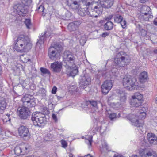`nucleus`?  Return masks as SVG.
Segmentation results:
<instances>
[{
	"label": "nucleus",
	"mask_w": 157,
	"mask_h": 157,
	"mask_svg": "<svg viewBox=\"0 0 157 157\" xmlns=\"http://www.w3.org/2000/svg\"><path fill=\"white\" fill-rule=\"evenodd\" d=\"M155 102L156 104H157V97L155 99Z\"/></svg>",
	"instance_id": "obj_62"
},
{
	"label": "nucleus",
	"mask_w": 157,
	"mask_h": 157,
	"mask_svg": "<svg viewBox=\"0 0 157 157\" xmlns=\"http://www.w3.org/2000/svg\"><path fill=\"white\" fill-rule=\"evenodd\" d=\"M17 113L18 114V116H20V110H19L18 109L17 110Z\"/></svg>",
	"instance_id": "obj_61"
},
{
	"label": "nucleus",
	"mask_w": 157,
	"mask_h": 157,
	"mask_svg": "<svg viewBox=\"0 0 157 157\" xmlns=\"http://www.w3.org/2000/svg\"><path fill=\"white\" fill-rule=\"evenodd\" d=\"M31 120L35 126L40 127L44 126L47 121L45 114L38 112L33 113Z\"/></svg>",
	"instance_id": "obj_6"
},
{
	"label": "nucleus",
	"mask_w": 157,
	"mask_h": 157,
	"mask_svg": "<svg viewBox=\"0 0 157 157\" xmlns=\"http://www.w3.org/2000/svg\"><path fill=\"white\" fill-rule=\"evenodd\" d=\"M69 157H73V155L71 153H69Z\"/></svg>",
	"instance_id": "obj_55"
},
{
	"label": "nucleus",
	"mask_w": 157,
	"mask_h": 157,
	"mask_svg": "<svg viewBox=\"0 0 157 157\" xmlns=\"http://www.w3.org/2000/svg\"><path fill=\"white\" fill-rule=\"evenodd\" d=\"M82 138H85V142L88 145L89 148H90L91 147L93 141V136L91 135H90V136H86L84 137L83 136L82 137Z\"/></svg>",
	"instance_id": "obj_27"
},
{
	"label": "nucleus",
	"mask_w": 157,
	"mask_h": 157,
	"mask_svg": "<svg viewBox=\"0 0 157 157\" xmlns=\"http://www.w3.org/2000/svg\"><path fill=\"white\" fill-rule=\"evenodd\" d=\"M88 110L89 112L93 113L98 109L97 103L96 101L91 100L87 102Z\"/></svg>",
	"instance_id": "obj_16"
},
{
	"label": "nucleus",
	"mask_w": 157,
	"mask_h": 157,
	"mask_svg": "<svg viewBox=\"0 0 157 157\" xmlns=\"http://www.w3.org/2000/svg\"><path fill=\"white\" fill-rule=\"evenodd\" d=\"M50 67L53 72L58 73L61 71L62 64L61 62L55 61L51 63Z\"/></svg>",
	"instance_id": "obj_15"
},
{
	"label": "nucleus",
	"mask_w": 157,
	"mask_h": 157,
	"mask_svg": "<svg viewBox=\"0 0 157 157\" xmlns=\"http://www.w3.org/2000/svg\"><path fill=\"white\" fill-rule=\"evenodd\" d=\"M19 37L17 38L16 40L14 43V45L13 47V49L14 51H16L17 52H18L20 51V47H19V44L17 42L19 41Z\"/></svg>",
	"instance_id": "obj_32"
},
{
	"label": "nucleus",
	"mask_w": 157,
	"mask_h": 157,
	"mask_svg": "<svg viewBox=\"0 0 157 157\" xmlns=\"http://www.w3.org/2000/svg\"><path fill=\"white\" fill-rule=\"evenodd\" d=\"M120 23L121 27L123 29H124L126 27V22L123 19L122 21L120 22Z\"/></svg>",
	"instance_id": "obj_41"
},
{
	"label": "nucleus",
	"mask_w": 157,
	"mask_h": 157,
	"mask_svg": "<svg viewBox=\"0 0 157 157\" xmlns=\"http://www.w3.org/2000/svg\"><path fill=\"white\" fill-rule=\"evenodd\" d=\"M102 76L105 77L109 78L110 76V72L104 71L102 73Z\"/></svg>",
	"instance_id": "obj_40"
},
{
	"label": "nucleus",
	"mask_w": 157,
	"mask_h": 157,
	"mask_svg": "<svg viewBox=\"0 0 157 157\" xmlns=\"http://www.w3.org/2000/svg\"><path fill=\"white\" fill-rule=\"evenodd\" d=\"M99 150L101 153L110 151L111 150L106 141L105 140H101L99 146Z\"/></svg>",
	"instance_id": "obj_17"
},
{
	"label": "nucleus",
	"mask_w": 157,
	"mask_h": 157,
	"mask_svg": "<svg viewBox=\"0 0 157 157\" xmlns=\"http://www.w3.org/2000/svg\"><path fill=\"white\" fill-rule=\"evenodd\" d=\"M100 130H101H101H102V127H101Z\"/></svg>",
	"instance_id": "obj_64"
},
{
	"label": "nucleus",
	"mask_w": 157,
	"mask_h": 157,
	"mask_svg": "<svg viewBox=\"0 0 157 157\" xmlns=\"http://www.w3.org/2000/svg\"><path fill=\"white\" fill-rule=\"evenodd\" d=\"M123 17L119 14L116 15L114 17V20L115 22L119 23L122 21Z\"/></svg>",
	"instance_id": "obj_31"
},
{
	"label": "nucleus",
	"mask_w": 157,
	"mask_h": 157,
	"mask_svg": "<svg viewBox=\"0 0 157 157\" xmlns=\"http://www.w3.org/2000/svg\"><path fill=\"white\" fill-rule=\"evenodd\" d=\"M91 82L90 75L88 74H85L82 76L80 79V84L81 87L86 86L90 84Z\"/></svg>",
	"instance_id": "obj_14"
},
{
	"label": "nucleus",
	"mask_w": 157,
	"mask_h": 157,
	"mask_svg": "<svg viewBox=\"0 0 157 157\" xmlns=\"http://www.w3.org/2000/svg\"><path fill=\"white\" fill-rule=\"evenodd\" d=\"M86 6H92V9L89 11V17L97 18L101 14L103 8H110L113 4L114 0H98L100 4L94 5L95 0H80Z\"/></svg>",
	"instance_id": "obj_2"
},
{
	"label": "nucleus",
	"mask_w": 157,
	"mask_h": 157,
	"mask_svg": "<svg viewBox=\"0 0 157 157\" xmlns=\"http://www.w3.org/2000/svg\"><path fill=\"white\" fill-rule=\"evenodd\" d=\"M52 117L53 120L55 122H57V116L56 114L54 113H53L52 115Z\"/></svg>",
	"instance_id": "obj_44"
},
{
	"label": "nucleus",
	"mask_w": 157,
	"mask_h": 157,
	"mask_svg": "<svg viewBox=\"0 0 157 157\" xmlns=\"http://www.w3.org/2000/svg\"><path fill=\"white\" fill-rule=\"evenodd\" d=\"M55 107V104H52L51 102L49 103L48 105V108L49 109H50V110H52L54 109Z\"/></svg>",
	"instance_id": "obj_42"
},
{
	"label": "nucleus",
	"mask_w": 157,
	"mask_h": 157,
	"mask_svg": "<svg viewBox=\"0 0 157 157\" xmlns=\"http://www.w3.org/2000/svg\"><path fill=\"white\" fill-rule=\"evenodd\" d=\"M113 17V16L112 15H111L109 16H108L106 17V20L109 21V20H111L112 18Z\"/></svg>",
	"instance_id": "obj_50"
},
{
	"label": "nucleus",
	"mask_w": 157,
	"mask_h": 157,
	"mask_svg": "<svg viewBox=\"0 0 157 157\" xmlns=\"http://www.w3.org/2000/svg\"><path fill=\"white\" fill-rule=\"evenodd\" d=\"M60 143L61 144L62 147L65 148L67 146V142L64 140H62L60 141Z\"/></svg>",
	"instance_id": "obj_39"
},
{
	"label": "nucleus",
	"mask_w": 157,
	"mask_h": 157,
	"mask_svg": "<svg viewBox=\"0 0 157 157\" xmlns=\"http://www.w3.org/2000/svg\"><path fill=\"white\" fill-rule=\"evenodd\" d=\"M28 39V37L25 35L20 34V52H27L30 49Z\"/></svg>",
	"instance_id": "obj_8"
},
{
	"label": "nucleus",
	"mask_w": 157,
	"mask_h": 157,
	"mask_svg": "<svg viewBox=\"0 0 157 157\" xmlns=\"http://www.w3.org/2000/svg\"><path fill=\"white\" fill-rule=\"evenodd\" d=\"M13 12L16 13V14L19 15L20 13V4L14 5L13 7Z\"/></svg>",
	"instance_id": "obj_36"
},
{
	"label": "nucleus",
	"mask_w": 157,
	"mask_h": 157,
	"mask_svg": "<svg viewBox=\"0 0 157 157\" xmlns=\"http://www.w3.org/2000/svg\"><path fill=\"white\" fill-rule=\"evenodd\" d=\"M21 100L23 105L27 106V107H34L35 105V99L34 97L29 94L25 95L21 98Z\"/></svg>",
	"instance_id": "obj_9"
},
{
	"label": "nucleus",
	"mask_w": 157,
	"mask_h": 157,
	"mask_svg": "<svg viewBox=\"0 0 157 157\" xmlns=\"http://www.w3.org/2000/svg\"><path fill=\"white\" fill-rule=\"evenodd\" d=\"M113 86L112 81L106 80L104 81L101 86V91L103 93L106 94L111 90Z\"/></svg>",
	"instance_id": "obj_11"
},
{
	"label": "nucleus",
	"mask_w": 157,
	"mask_h": 157,
	"mask_svg": "<svg viewBox=\"0 0 157 157\" xmlns=\"http://www.w3.org/2000/svg\"><path fill=\"white\" fill-rule=\"evenodd\" d=\"M78 14L82 16L87 15L89 14V10L88 8L86 7L79 9L78 11Z\"/></svg>",
	"instance_id": "obj_26"
},
{
	"label": "nucleus",
	"mask_w": 157,
	"mask_h": 157,
	"mask_svg": "<svg viewBox=\"0 0 157 157\" xmlns=\"http://www.w3.org/2000/svg\"><path fill=\"white\" fill-rule=\"evenodd\" d=\"M40 70L41 73V75H42L45 74H48V75L50 74V72L46 68L41 67L40 68Z\"/></svg>",
	"instance_id": "obj_35"
},
{
	"label": "nucleus",
	"mask_w": 157,
	"mask_h": 157,
	"mask_svg": "<svg viewBox=\"0 0 157 157\" xmlns=\"http://www.w3.org/2000/svg\"><path fill=\"white\" fill-rule=\"evenodd\" d=\"M157 120V117H156L155 119L154 120V122H155L156 123V125L157 126V121H156Z\"/></svg>",
	"instance_id": "obj_58"
},
{
	"label": "nucleus",
	"mask_w": 157,
	"mask_h": 157,
	"mask_svg": "<svg viewBox=\"0 0 157 157\" xmlns=\"http://www.w3.org/2000/svg\"><path fill=\"white\" fill-rule=\"evenodd\" d=\"M63 61L67 69V75L69 76L74 77L78 71V67L75 65L76 58L74 55L66 51L63 53Z\"/></svg>",
	"instance_id": "obj_3"
},
{
	"label": "nucleus",
	"mask_w": 157,
	"mask_h": 157,
	"mask_svg": "<svg viewBox=\"0 0 157 157\" xmlns=\"http://www.w3.org/2000/svg\"><path fill=\"white\" fill-rule=\"evenodd\" d=\"M65 3L70 8L73 10L78 9L79 7V3L76 0H65Z\"/></svg>",
	"instance_id": "obj_19"
},
{
	"label": "nucleus",
	"mask_w": 157,
	"mask_h": 157,
	"mask_svg": "<svg viewBox=\"0 0 157 157\" xmlns=\"http://www.w3.org/2000/svg\"><path fill=\"white\" fill-rule=\"evenodd\" d=\"M84 157H94L93 156H91L90 154H88L87 155H85Z\"/></svg>",
	"instance_id": "obj_53"
},
{
	"label": "nucleus",
	"mask_w": 157,
	"mask_h": 157,
	"mask_svg": "<svg viewBox=\"0 0 157 157\" xmlns=\"http://www.w3.org/2000/svg\"><path fill=\"white\" fill-rule=\"evenodd\" d=\"M45 140H46V141H49L50 140V139H47V138L45 139Z\"/></svg>",
	"instance_id": "obj_63"
},
{
	"label": "nucleus",
	"mask_w": 157,
	"mask_h": 157,
	"mask_svg": "<svg viewBox=\"0 0 157 157\" xmlns=\"http://www.w3.org/2000/svg\"><path fill=\"white\" fill-rule=\"evenodd\" d=\"M24 23L26 28L28 29H30L32 24L31 23V20L29 19H25L24 21Z\"/></svg>",
	"instance_id": "obj_34"
},
{
	"label": "nucleus",
	"mask_w": 157,
	"mask_h": 157,
	"mask_svg": "<svg viewBox=\"0 0 157 157\" xmlns=\"http://www.w3.org/2000/svg\"><path fill=\"white\" fill-rule=\"evenodd\" d=\"M107 115L109 116V118L111 120L116 118L117 117L116 114L115 113H108ZM120 116V114L119 113L117 117H119Z\"/></svg>",
	"instance_id": "obj_37"
},
{
	"label": "nucleus",
	"mask_w": 157,
	"mask_h": 157,
	"mask_svg": "<svg viewBox=\"0 0 157 157\" xmlns=\"http://www.w3.org/2000/svg\"><path fill=\"white\" fill-rule=\"evenodd\" d=\"M20 138L27 141L30 139V134L28 128L25 126H20Z\"/></svg>",
	"instance_id": "obj_12"
},
{
	"label": "nucleus",
	"mask_w": 157,
	"mask_h": 157,
	"mask_svg": "<svg viewBox=\"0 0 157 157\" xmlns=\"http://www.w3.org/2000/svg\"><path fill=\"white\" fill-rule=\"evenodd\" d=\"M113 24L112 22L108 21L104 25V27L106 30H111L113 28Z\"/></svg>",
	"instance_id": "obj_28"
},
{
	"label": "nucleus",
	"mask_w": 157,
	"mask_h": 157,
	"mask_svg": "<svg viewBox=\"0 0 157 157\" xmlns=\"http://www.w3.org/2000/svg\"><path fill=\"white\" fill-rule=\"evenodd\" d=\"M125 53L123 52H121L117 53L114 58V68L118 69L120 67H123L128 64L130 61V59L128 56L124 55Z\"/></svg>",
	"instance_id": "obj_4"
},
{
	"label": "nucleus",
	"mask_w": 157,
	"mask_h": 157,
	"mask_svg": "<svg viewBox=\"0 0 157 157\" xmlns=\"http://www.w3.org/2000/svg\"><path fill=\"white\" fill-rule=\"evenodd\" d=\"M147 137L149 142L151 144H157V136L154 134L148 133Z\"/></svg>",
	"instance_id": "obj_22"
},
{
	"label": "nucleus",
	"mask_w": 157,
	"mask_h": 157,
	"mask_svg": "<svg viewBox=\"0 0 157 157\" xmlns=\"http://www.w3.org/2000/svg\"><path fill=\"white\" fill-rule=\"evenodd\" d=\"M154 52L155 54H157V49L154 50Z\"/></svg>",
	"instance_id": "obj_56"
},
{
	"label": "nucleus",
	"mask_w": 157,
	"mask_h": 157,
	"mask_svg": "<svg viewBox=\"0 0 157 157\" xmlns=\"http://www.w3.org/2000/svg\"><path fill=\"white\" fill-rule=\"evenodd\" d=\"M148 79L147 73L145 71H143L140 75L139 79L141 83L145 82Z\"/></svg>",
	"instance_id": "obj_25"
},
{
	"label": "nucleus",
	"mask_w": 157,
	"mask_h": 157,
	"mask_svg": "<svg viewBox=\"0 0 157 157\" xmlns=\"http://www.w3.org/2000/svg\"><path fill=\"white\" fill-rule=\"evenodd\" d=\"M122 83L124 88L129 90L137 89L138 85L136 78L129 75H126L124 77Z\"/></svg>",
	"instance_id": "obj_5"
},
{
	"label": "nucleus",
	"mask_w": 157,
	"mask_h": 157,
	"mask_svg": "<svg viewBox=\"0 0 157 157\" xmlns=\"http://www.w3.org/2000/svg\"><path fill=\"white\" fill-rule=\"evenodd\" d=\"M77 86L75 84H71L69 86L68 90L69 91L71 92H78Z\"/></svg>",
	"instance_id": "obj_30"
},
{
	"label": "nucleus",
	"mask_w": 157,
	"mask_h": 157,
	"mask_svg": "<svg viewBox=\"0 0 157 157\" xmlns=\"http://www.w3.org/2000/svg\"><path fill=\"white\" fill-rule=\"evenodd\" d=\"M143 95L140 93H136L132 96L130 104L133 107L138 108L140 106V110L135 114H130L127 116L128 119L131 122L132 125L137 127H142L143 124V120L146 116L145 112L147 108L141 106L142 102Z\"/></svg>",
	"instance_id": "obj_1"
},
{
	"label": "nucleus",
	"mask_w": 157,
	"mask_h": 157,
	"mask_svg": "<svg viewBox=\"0 0 157 157\" xmlns=\"http://www.w3.org/2000/svg\"><path fill=\"white\" fill-rule=\"evenodd\" d=\"M80 24V22L78 21H74L70 23L68 25V29L70 31L76 30L78 29Z\"/></svg>",
	"instance_id": "obj_21"
},
{
	"label": "nucleus",
	"mask_w": 157,
	"mask_h": 157,
	"mask_svg": "<svg viewBox=\"0 0 157 157\" xmlns=\"http://www.w3.org/2000/svg\"><path fill=\"white\" fill-rule=\"evenodd\" d=\"M86 41V39L85 35H83L79 40L80 43L82 46H83L85 44Z\"/></svg>",
	"instance_id": "obj_38"
},
{
	"label": "nucleus",
	"mask_w": 157,
	"mask_h": 157,
	"mask_svg": "<svg viewBox=\"0 0 157 157\" xmlns=\"http://www.w3.org/2000/svg\"><path fill=\"white\" fill-rule=\"evenodd\" d=\"M131 157H138V155H132Z\"/></svg>",
	"instance_id": "obj_57"
},
{
	"label": "nucleus",
	"mask_w": 157,
	"mask_h": 157,
	"mask_svg": "<svg viewBox=\"0 0 157 157\" xmlns=\"http://www.w3.org/2000/svg\"><path fill=\"white\" fill-rule=\"evenodd\" d=\"M29 147H25V150H24L23 149L22 150H24V151H25V150H26V151L24 153H26L27 152H28L29 151ZM22 152V150H21V148H20V153H21V152Z\"/></svg>",
	"instance_id": "obj_45"
},
{
	"label": "nucleus",
	"mask_w": 157,
	"mask_h": 157,
	"mask_svg": "<svg viewBox=\"0 0 157 157\" xmlns=\"http://www.w3.org/2000/svg\"><path fill=\"white\" fill-rule=\"evenodd\" d=\"M62 97H57V98L58 100H60V99L62 98Z\"/></svg>",
	"instance_id": "obj_60"
},
{
	"label": "nucleus",
	"mask_w": 157,
	"mask_h": 157,
	"mask_svg": "<svg viewBox=\"0 0 157 157\" xmlns=\"http://www.w3.org/2000/svg\"><path fill=\"white\" fill-rule=\"evenodd\" d=\"M62 48L59 44H55L51 45L48 50V56L49 59L55 61L59 58Z\"/></svg>",
	"instance_id": "obj_7"
},
{
	"label": "nucleus",
	"mask_w": 157,
	"mask_h": 157,
	"mask_svg": "<svg viewBox=\"0 0 157 157\" xmlns=\"http://www.w3.org/2000/svg\"><path fill=\"white\" fill-rule=\"evenodd\" d=\"M139 153L141 157H157L155 152L152 151H148L146 149H141Z\"/></svg>",
	"instance_id": "obj_13"
},
{
	"label": "nucleus",
	"mask_w": 157,
	"mask_h": 157,
	"mask_svg": "<svg viewBox=\"0 0 157 157\" xmlns=\"http://www.w3.org/2000/svg\"><path fill=\"white\" fill-rule=\"evenodd\" d=\"M113 157H123V156L121 154L116 153L114 154Z\"/></svg>",
	"instance_id": "obj_48"
},
{
	"label": "nucleus",
	"mask_w": 157,
	"mask_h": 157,
	"mask_svg": "<svg viewBox=\"0 0 157 157\" xmlns=\"http://www.w3.org/2000/svg\"><path fill=\"white\" fill-rule=\"evenodd\" d=\"M49 36V35L47 34V33H42L40 36L39 39L38 40V41L36 44V46H38V44H43Z\"/></svg>",
	"instance_id": "obj_23"
},
{
	"label": "nucleus",
	"mask_w": 157,
	"mask_h": 157,
	"mask_svg": "<svg viewBox=\"0 0 157 157\" xmlns=\"http://www.w3.org/2000/svg\"><path fill=\"white\" fill-rule=\"evenodd\" d=\"M53 137V135L52 134L51 132L48 133L46 135V138L47 137L48 139H52Z\"/></svg>",
	"instance_id": "obj_43"
},
{
	"label": "nucleus",
	"mask_w": 157,
	"mask_h": 157,
	"mask_svg": "<svg viewBox=\"0 0 157 157\" xmlns=\"http://www.w3.org/2000/svg\"><path fill=\"white\" fill-rule=\"evenodd\" d=\"M153 23L155 25L157 26V18H156L154 19Z\"/></svg>",
	"instance_id": "obj_51"
},
{
	"label": "nucleus",
	"mask_w": 157,
	"mask_h": 157,
	"mask_svg": "<svg viewBox=\"0 0 157 157\" xmlns=\"http://www.w3.org/2000/svg\"><path fill=\"white\" fill-rule=\"evenodd\" d=\"M31 0H20V13L24 16L27 13L28 10L27 6L31 3Z\"/></svg>",
	"instance_id": "obj_10"
},
{
	"label": "nucleus",
	"mask_w": 157,
	"mask_h": 157,
	"mask_svg": "<svg viewBox=\"0 0 157 157\" xmlns=\"http://www.w3.org/2000/svg\"><path fill=\"white\" fill-rule=\"evenodd\" d=\"M18 149V147H16L15 148H14V152L16 154V151Z\"/></svg>",
	"instance_id": "obj_59"
},
{
	"label": "nucleus",
	"mask_w": 157,
	"mask_h": 157,
	"mask_svg": "<svg viewBox=\"0 0 157 157\" xmlns=\"http://www.w3.org/2000/svg\"><path fill=\"white\" fill-rule=\"evenodd\" d=\"M118 96L120 98L121 103L122 104H124L127 99V94L121 90H119L118 92Z\"/></svg>",
	"instance_id": "obj_24"
},
{
	"label": "nucleus",
	"mask_w": 157,
	"mask_h": 157,
	"mask_svg": "<svg viewBox=\"0 0 157 157\" xmlns=\"http://www.w3.org/2000/svg\"><path fill=\"white\" fill-rule=\"evenodd\" d=\"M57 88L56 86H54L53 87L52 90V93L53 94H55L56 93Z\"/></svg>",
	"instance_id": "obj_46"
},
{
	"label": "nucleus",
	"mask_w": 157,
	"mask_h": 157,
	"mask_svg": "<svg viewBox=\"0 0 157 157\" xmlns=\"http://www.w3.org/2000/svg\"><path fill=\"white\" fill-rule=\"evenodd\" d=\"M29 60L30 59L27 57V56L26 54L21 55L20 54V61H21L23 63H28Z\"/></svg>",
	"instance_id": "obj_29"
},
{
	"label": "nucleus",
	"mask_w": 157,
	"mask_h": 157,
	"mask_svg": "<svg viewBox=\"0 0 157 157\" xmlns=\"http://www.w3.org/2000/svg\"><path fill=\"white\" fill-rule=\"evenodd\" d=\"M2 106H0V113H3L6 109Z\"/></svg>",
	"instance_id": "obj_49"
},
{
	"label": "nucleus",
	"mask_w": 157,
	"mask_h": 157,
	"mask_svg": "<svg viewBox=\"0 0 157 157\" xmlns=\"http://www.w3.org/2000/svg\"><path fill=\"white\" fill-rule=\"evenodd\" d=\"M41 8V9L42 10V12L44 11V7L43 6H40V7H39L38 9H40Z\"/></svg>",
	"instance_id": "obj_52"
},
{
	"label": "nucleus",
	"mask_w": 157,
	"mask_h": 157,
	"mask_svg": "<svg viewBox=\"0 0 157 157\" xmlns=\"http://www.w3.org/2000/svg\"><path fill=\"white\" fill-rule=\"evenodd\" d=\"M151 9L149 7L144 5L142 6L141 9V15L143 16H147L148 18H150L151 16Z\"/></svg>",
	"instance_id": "obj_20"
},
{
	"label": "nucleus",
	"mask_w": 157,
	"mask_h": 157,
	"mask_svg": "<svg viewBox=\"0 0 157 157\" xmlns=\"http://www.w3.org/2000/svg\"><path fill=\"white\" fill-rule=\"evenodd\" d=\"M147 0H140V2L142 3L145 2Z\"/></svg>",
	"instance_id": "obj_54"
},
{
	"label": "nucleus",
	"mask_w": 157,
	"mask_h": 157,
	"mask_svg": "<svg viewBox=\"0 0 157 157\" xmlns=\"http://www.w3.org/2000/svg\"><path fill=\"white\" fill-rule=\"evenodd\" d=\"M6 105L5 98L3 97H0V106H2V107L6 109Z\"/></svg>",
	"instance_id": "obj_33"
},
{
	"label": "nucleus",
	"mask_w": 157,
	"mask_h": 157,
	"mask_svg": "<svg viewBox=\"0 0 157 157\" xmlns=\"http://www.w3.org/2000/svg\"><path fill=\"white\" fill-rule=\"evenodd\" d=\"M109 34V33L108 32L103 33L101 34V36L103 37H105L107 36H108Z\"/></svg>",
	"instance_id": "obj_47"
},
{
	"label": "nucleus",
	"mask_w": 157,
	"mask_h": 157,
	"mask_svg": "<svg viewBox=\"0 0 157 157\" xmlns=\"http://www.w3.org/2000/svg\"><path fill=\"white\" fill-rule=\"evenodd\" d=\"M30 114V111L27 107L23 106L20 109V119H26Z\"/></svg>",
	"instance_id": "obj_18"
}]
</instances>
